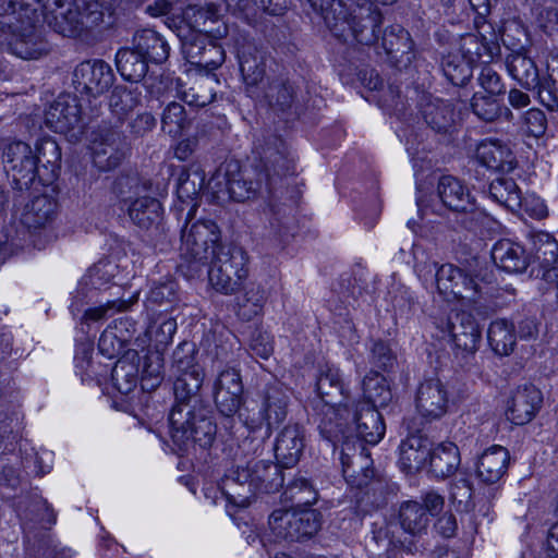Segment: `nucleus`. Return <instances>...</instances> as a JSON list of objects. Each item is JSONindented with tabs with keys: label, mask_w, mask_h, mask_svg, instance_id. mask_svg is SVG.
<instances>
[{
	"label": "nucleus",
	"mask_w": 558,
	"mask_h": 558,
	"mask_svg": "<svg viewBox=\"0 0 558 558\" xmlns=\"http://www.w3.org/2000/svg\"><path fill=\"white\" fill-rule=\"evenodd\" d=\"M292 160H286L277 153L275 160H262L260 167L242 169L238 161H227L218 167L206 184V192L216 202L233 199L244 202L254 198L262 190L268 189L275 177L284 175L290 170Z\"/></svg>",
	"instance_id": "f257e3e1"
},
{
	"label": "nucleus",
	"mask_w": 558,
	"mask_h": 558,
	"mask_svg": "<svg viewBox=\"0 0 558 558\" xmlns=\"http://www.w3.org/2000/svg\"><path fill=\"white\" fill-rule=\"evenodd\" d=\"M40 0H9L0 4V50L8 49L21 59H38L48 45L36 27Z\"/></svg>",
	"instance_id": "f03ea898"
},
{
	"label": "nucleus",
	"mask_w": 558,
	"mask_h": 558,
	"mask_svg": "<svg viewBox=\"0 0 558 558\" xmlns=\"http://www.w3.org/2000/svg\"><path fill=\"white\" fill-rule=\"evenodd\" d=\"M113 0H40L33 8L40 11L48 24L59 34L77 36L98 26L106 13L111 14Z\"/></svg>",
	"instance_id": "7ed1b4c3"
},
{
	"label": "nucleus",
	"mask_w": 558,
	"mask_h": 558,
	"mask_svg": "<svg viewBox=\"0 0 558 558\" xmlns=\"http://www.w3.org/2000/svg\"><path fill=\"white\" fill-rule=\"evenodd\" d=\"M220 234L215 222L202 220L187 225L182 231L180 268L190 277L196 276L220 247Z\"/></svg>",
	"instance_id": "20e7f679"
},
{
	"label": "nucleus",
	"mask_w": 558,
	"mask_h": 558,
	"mask_svg": "<svg viewBox=\"0 0 558 558\" xmlns=\"http://www.w3.org/2000/svg\"><path fill=\"white\" fill-rule=\"evenodd\" d=\"M435 284L444 301L459 302L464 307H475L487 294L486 284L482 279L468 275L452 264L437 267Z\"/></svg>",
	"instance_id": "39448f33"
},
{
	"label": "nucleus",
	"mask_w": 558,
	"mask_h": 558,
	"mask_svg": "<svg viewBox=\"0 0 558 558\" xmlns=\"http://www.w3.org/2000/svg\"><path fill=\"white\" fill-rule=\"evenodd\" d=\"M248 256L240 247H220L211 259L208 279L213 288L223 294H233L247 279Z\"/></svg>",
	"instance_id": "423d86ee"
},
{
	"label": "nucleus",
	"mask_w": 558,
	"mask_h": 558,
	"mask_svg": "<svg viewBox=\"0 0 558 558\" xmlns=\"http://www.w3.org/2000/svg\"><path fill=\"white\" fill-rule=\"evenodd\" d=\"M177 331V323L172 318L155 320L134 340L135 350L145 352L142 366L143 379L159 380L162 371L161 350L167 347Z\"/></svg>",
	"instance_id": "0eeeda50"
},
{
	"label": "nucleus",
	"mask_w": 558,
	"mask_h": 558,
	"mask_svg": "<svg viewBox=\"0 0 558 558\" xmlns=\"http://www.w3.org/2000/svg\"><path fill=\"white\" fill-rule=\"evenodd\" d=\"M118 192L130 219L140 228H149L157 223L162 214L161 204L154 197L141 195L146 187L136 178L119 180Z\"/></svg>",
	"instance_id": "6e6552de"
},
{
	"label": "nucleus",
	"mask_w": 558,
	"mask_h": 558,
	"mask_svg": "<svg viewBox=\"0 0 558 558\" xmlns=\"http://www.w3.org/2000/svg\"><path fill=\"white\" fill-rule=\"evenodd\" d=\"M171 436L174 441L186 442L192 439L205 448L213 444L216 436V425L210 418L192 415L187 405H175L169 415Z\"/></svg>",
	"instance_id": "1a4fd4ad"
},
{
	"label": "nucleus",
	"mask_w": 558,
	"mask_h": 558,
	"mask_svg": "<svg viewBox=\"0 0 558 558\" xmlns=\"http://www.w3.org/2000/svg\"><path fill=\"white\" fill-rule=\"evenodd\" d=\"M444 338H448L453 348L465 354H473L480 343L481 330L474 317L464 311L452 310L446 318L435 322Z\"/></svg>",
	"instance_id": "9d476101"
},
{
	"label": "nucleus",
	"mask_w": 558,
	"mask_h": 558,
	"mask_svg": "<svg viewBox=\"0 0 558 558\" xmlns=\"http://www.w3.org/2000/svg\"><path fill=\"white\" fill-rule=\"evenodd\" d=\"M114 80L111 66L104 60H88L80 63L73 72V85L82 96L97 98L112 86Z\"/></svg>",
	"instance_id": "9b49d317"
},
{
	"label": "nucleus",
	"mask_w": 558,
	"mask_h": 558,
	"mask_svg": "<svg viewBox=\"0 0 558 558\" xmlns=\"http://www.w3.org/2000/svg\"><path fill=\"white\" fill-rule=\"evenodd\" d=\"M122 135L113 126L99 125L87 135L88 148L94 163L100 170L116 168L121 159Z\"/></svg>",
	"instance_id": "f8f14e48"
},
{
	"label": "nucleus",
	"mask_w": 558,
	"mask_h": 558,
	"mask_svg": "<svg viewBox=\"0 0 558 558\" xmlns=\"http://www.w3.org/2000/svg\"><path fill=\"white\" fill-rule=\"evenodd\" d=\"M314 8L322 10L326 25L339 38L347 39L350 32L356 41L368 45L373 40V34L364 35V25H360L356 16L348 17L340 0H308Z\"/></svg>",
	"instance_id": "ddd939ff"
},
{
	"label": "nucleus",
	"mask_w": 558,
	"mask_h": 558,
	"mask_svg": "<svg viewBox=\"0 0 558 558\" xmlns=\"http://www.w3.org/2000/svg\"><path fill=\"white\" fill-rule=\"evenodd\" d=\"M82 106L75 96L61 95L49 107L45 114L46 125L61 134L72 133L76 138L81 133Z\"/></svg>",
	"instance_id": "4468645a"
},
{
	"label": "nucleus",
	"mask_w": 558,
	"mask_h": 558,
	"mask_svg": "<svg viewBox=\"0 0 558 558\" xmlns=\"http://www.w3.org/2000/svg\"><path fill=\"white\" fill-rule=\"evenodd\" d=\"M243 383L240 372L229 367L221 371L214 385L215 403L221 414L233 416L242 404Z\"/></svg>",
	"instance_id": "2eb2a0df"
},
{
	"label": "nucleus",
	"mask_w": 558,
	"mask_h": 558,
	"mask_svg": "<svg viewBox=\"0 0 558 558\" xmlns=\"http://www.w3.org/2000/svg\"><path fill=\"white\" fill-rule=\"evenodd\" d=\"M415 404L417 412L427 421L442 417L449 407L446 385L437 378L423 381L417 388Z\"/></svg>",
	"instance_id": "dca6fc26"
},
{
	"label": "nucleus",
	"mask_w": 558,
	"mask_h": 558,
	"mask_svg": "<svg viewBox=\"0 0 558 558\" xmlns=\"http://www.w3.org/2000/svg\"><path fill=\"white\" fill-rule=\"evenodd\" d=\"M269 523L274 530H279L287 525V532L283 536L290 539H301L314 535L320 527L319 515L314 510H307L300 514L289 511L277 510L269 517Z\"/></svg>",
	"instance_id": "f3484780"
},
{
	"label": "nucleus",
	"mask_w": 558,
	"mask_h": 558,
	"mask_svg": "<svg viewBox=\"0 0 558 558\" xmlns=\"http://www.w3.org/2000/svg\"><path fill=\"white\" fill-rule=\"evenodd\" d=\"M38 157L33 153L31 146L24 142L10 143L3 151V162L8 171L12 172L16 182L24 184L33 182L36 175Z\"/></svg>",
	"instance_id": "a211bd4d"
},
{
	"label": "nucleus",
	"mask_w": 558,
	"mask_h": 558,
	"mask_svg": "<svg viewBox=\"0 0 558 558\" xmlns=\"http://www.w3.org/2000/svg\"><path fill=\"white\" fill-rule=\"evenodd\" d=\"M316 392L326 405L337 412L347 408V392L341 378L340 369L333 365H324L319 368L316 379Z\"/></svg>",
	"instance_id": "6ab92c4d"
},
{
	"label": "nucleus",
	"mask_w": 558,
	"mask_h": 558,
	"mask_svg": "<svg viewBox=\"0 0 558 558\" xmlns=\"http://www.w3.org/2000/svg\"><path fill=\"white\" fill-rule=\"evenodd\" d=\"M542 402L541 391L535 386L519 387L511 396L507 407V417L515 425L529 423Z\"/></svg>",
	"instance_id": "aec40b11"
},
{
	"label": "nucleus",
	"mask_w": 558,
	"mask_h": 558,
	"mask_svg": "<svg viewBox=\"0 0 558 558\" xmlns=\"http://www.w3.org/2000/svg\"><path fill=\"white\" fill-rule=\"evenodd\" d=\"M428 438L421 434L409 435L399 446V464L407 473L420 471L430 453Z\"/></svg>",
	"instance_id": "412c9836"
},
{
	"label": "nucleus",
	"mask_w": 558,
	"mask_h": 558,
	"mask_svg": "<svg viewBox=\"0 0 558 558\" xmlns=\"http://www.w3.org/2000/svg\"><path fill=\"white\" fill-rule=\"evenodd\" d=\"M509 460V451L505 447L494 445L478 458L476 474L482 482L494 484L505 475Z\"/></svg>",
	"instance_id": "4be33fe9"
},
{
	"label": "nucleus",
	"mask_w": 558,
	"mask_h": 558,
	"mask_svg": "<svg viewBox=\"0 0 558 558\" xmlns=\"http://www.w3.org/2000/svg\"><path fill=\"white\" fill-rule=\"evenodd\" d=\"M438 195L449 209L454 211H471L474 208V198L469 189L452 175H442L437 186Z\"/></svg>",
	"instance_id": "5701e85b"
},
{
	"label": "nucleus",
	"mask_w": 558,
	"mask_h": 558,
	"mask_svg": "<svg viewBox=\"0 0 558 558\" xmlns=\"http://www.w3.org/2000/svg\"><path fill=\"white\" fill-rule=\"evenodd\" d=\"M304 448V437L298 424L286 426L277 437L275 454L284 468L293 466L300 459Z\"/></svg>",
	"instance_id": "b1692460"
},
{
	"label": "nucleus",
	"mask_w": 558,
	"mask_h": 558,
	"mask_svg": "<svg viewBox=\"0 0 558 558\" xmlns=\"http://www.w3.org/2000/svg\"><path fill=\"white\" fill-rule=\"evenodd\" d=\"M205 174L204 171L197 167L183 168L178 180V197L183 203L190 206L187 217L191 218L197 207L195 202L196 196L201 191L211 198V195L206 192Z\"/></svg>",
	"instance_id": "393cba45"
},
{
	"label": "nucleus",
	"mask_w": 558,
	"mask_h": 558,
	"mask_svg": "<svg viewBox=\"0 0 558 558\" xmlns=\"http://www.w3.org/2000/svg\"><path fill=\"white\" fill-rule=\"evenodd\" d=\"M477 160L488 169L510 172L515 168V160L509 147L499 141H484L476 148Z\"/></svg>",
	"instance_id": "a878e982"
},
{
	"label": "nucleus",
	"mask_w": 558,
	"mask_h": 558,
	"mask_svg": "<svg viewBox=\"0 0 558 558\" xmlns=\"http://www.w3.org/2000/svg\"><path fill=\"white\" fill-rule=\"evenodd\" d=\"M57 202L46 195L34 197L24 207L21 221L28 229L38 230L52 223L57 215Z\"/></svg>",
	"instance_id": "bb28decb"
},
{
	"label": "nucleus",
	"mask_w": 558,
	"mask_h": 558,
	"mask_svg": "<svg viewBox=\"0 0 558 558\" xmlns=\"http://www.w3.org/2000/svg\"><path fill=\"white\" fill-rule=\"evenodd\" d=\"M132 328L133 324L128 318L108 326L98 341L100 352L110 359L120 354L132 340Z\"/></svg>",
	"instance_id": "cd10ccee"
},
{
	"label": "nucleus",
	"mask_w": 558,
	"mask_h": 558,
	"mask_svg": "<svg viewBox=\"0 0 558 558\" xmlns=\"http://www.w3.org/2000/svg\"><path fill=\"white\" fill-rule=\"evenodd\" d=\"M178 373L174 381V395L180 402L178 405H186L184 402L195 396L202 387L204 375L199 366L192 364V361H177Z\"/></svg>",
	"instance_id": "c85d7f7f"
},
{
	"label": "nucleus",
	"mask_w": 558,
	"mask_h": 558,
	"mask_svg": "<svg viewBox=\"0 0 558 558\" xmlns=\"http://www.w3.org/2000/svg\"><path fill=\"white\" fill-rule=\"evenodd\" d=\"M460 462V452L454 442L444 441L430 449L429 466L436 477L445 478L453 475Z\"/></svg>",
	"instance_id": "c756f323"
},
{
	"label": "nucleus",
	"mask_w": 558,
	"mask_h": 558,
	"mask_svg": "<svg viewBox=\"0 0 558 558\" xmlns=\"http://www.w3.org/2000/svg\"><path fill=\"white\" fill-rule=\"evenodd\" d=\"M354 424L357 437L367 444L376 445L385 435L381 414L369 404H364L354 415Z\"/></svg>",
	"instance_id": "7c9ffc66"
},
{
	"label": "nucleus",
	"mask_w": 558,
	"mask_h": 558,
	"mask_svg": "<svg viewBox=\"0 0 558 558\" xmlns=\"http://www.w3.org/2000/svg\"><path fill=\"white\" fill-rule=\"evenodd\" d=\"M137 359H140L137 350L132 349L116 363L112 369L113 386L122 395H129L137 386L140 374V366L135 363Z\"/></svg>",
	"instance_id": "2f4dec72"
},
{
	"label": "nucleus",
	"mask_w": 558,
	"mask_h": 558,
	"mask_svg": "<svg viewBox=\"0 0 558 558\" xmlns=\"http://www.w3.org/2000/svg\"><path fill=\"white\" fill-rule=\"evenodd\" d=\"M495 264L508 272H517L525 269L526 257L521 245L510 240L497 242L492 250Z\"/></svg>",
	"instance_id": "473e14b6"
},
{
	"label": "nucleus",
	"mask_w": 558,
	"mask_h": 558,
	"mask_svg": "<svg viewBox=\"0 0 558 558\" xmlns=\"http://www.w3.org/2000/svg\"><path fill=\"white\" fill-rule=\"evenodd\" d=\"M487 339L492 350L498 355H509L515 345L514 325L505 319H495L489 324Z\"/></svg>",
	"instance_id": "72a5a7b5"
},
{
	"label": "nucleus",
	"mask_w": 558,
	"mask_h": 558,
	"mask_svg": "<svg viewBox=\"0 0 558 558\" xmlns=\"http://www.w3.org/2000/svg\"><path fill=\"white\" fill-rule=\"evenodd\" d=\"M531 254L543 268L555 267L558 260V242L546 231H535L530 235Z\"/></svg>",
	"instance_id": "f704fd0d"
},
{
	"label": "nucleus",
	"mask_w": 558,
	"mask_h": 558,
	"mask_svg": "<svg viewBox=\"0 0 558 558\" xmlns=\"http://www.w3.org/2000/svg\"><path fill=\"white\" fill-rule=\"evenodd\" d=\"M135 47L146 61L161 63L169 57V45L159 34L151 29H144L136 34Z\"/></svg>",
	"instance_id": "c9c22d12"
},
{
	"label": "nucleus",
	"mask_w": 558,
	"mask_h": 558,
	"mask_svg": "<svg viewBox=\"0 0 558 558\" xmlns=\"http://www.w3.org/2000/svg\"><path fill=\"white\" fill-rule=\"evenodd\" d=\"M490 197L508 208L510 211H518L522 207V193L513 179L499 177L489 185Z\"/></svg>",
	"instance_id": "e433bc0d"
},
{
	"label": "nucleus",
	"mask_w": 558,
	"mask_h": 558,
	"mask_svg": "<svg viewBox=\"0 0 558 558\" xmlns=\"http://www.w3.org/2000/svg\"><path fill=\"white\" fill-rule=\"evenodd\" d=\"M116 64L121 76L130 82L141 81L147 72V61L137 48L120 49L116 56Z\"/></svg>",
	"instance_id": "4c0bfd02"
},
{
	"label": "nucleus",
	"mask_w": 558,
	"mask_h": 558,
	"mask_svg": "<svg viewBox=\"0 0 558 558\" xmlns=\"http://www.w3.org/2000/svg\"><path fill=\"white\" fill-rule=\"evenodd\" d=\"M363 392L373 408L386 407L392 399L387 379L377 372H369L363 379Z\"/></svg>",
	"instance_id": "58836bf2"
},
{
	"label": "nucleus",
	"mask_w": 558,
	"mask_h": 558,
	"mask_svg": "<svg viewBox=\"0 0 558 558\" xmlns=\"http://www.w3.org/2000/svg\"><path fill=\"white\" fill-rule=\"evenodd\" d=\"M401 527L413 535L423 533L429 523V517L417 501H405L399 510Z\"/></svg>",
	"instance_id": "ea45409f"
},
{
	"label": "nucleus",
	"mask_w": 558,
	"mask_h": 558,
	"mask_svg": "<svg viewBox=\"0 0 558 558\" xmlns=\"http://www.w3.org/2000/svg\"><path fill=\"white\" fill-rule=\"evenodd\" d=\"M425 121L437 132H447L456 122L457 114L448 101L437 100L424 108Z\"/></svg>",
	"instance_id": "a19ab883"
},
{
	"label": "nucleus",
	"mask_w": 558,
	"mask_h": 558,
	"mask_svg": "<svg viewBox=\"0 0 558 558\" xmlns=\"http://www.w3.org/2000/svg\"><path fill=\"white\" fill-rule=\"evenodd\" d=\"M268 299L266 288L257 282L250 283L244 289L243 300L239 303V316L250 320L257 316Z\"/></svg>",
	"instance_id": "79ce46f5"
},
{
	"label": "nucleus",
	"mask_w": 558,
	"mask_h": 558,
	"mask_svg": "<svg viewBox=\"0 0 558 558\" xmlns=\"http://www.w3.org/2000/svg\"><path fill=\"white\" fill-rule=\"evenodd\" d=\"M191 123L185 108L180 102H170L161 114V130L172 137L179 136Z\"/></svg>",
	"instance_id": "37998d69"
},
{
	"label": "nucleus",
	"mask_w": 558,
	"mask_h": 558,
	"mask_svg": "<svg viewBox=\"0 0 558 558\" xmlns=\"http://www.w3.org/2000/svg\"><path fill=\"white\" fill-rule=\"evenodd\" d=\"M240 69L247 87L258 85L264 78L265 63L263 56L257 51H244L240 56Z\"/></svg>",
	"instance_id": "c03bdc74"
},
{
	"label": "nucleus",
	"mask_w": 558,
	"mask_h": 558,
	"mask_svg": "<svg viewBox=\"0 0 558 558\" xmlns=\"http://www.w3.org/2000/svg\"><path fill=\"white\" fill-rule=\"evenodd\" d=\"M136 95L124 87H116L110 96L109 107L119 120H123L137 106Z\"/></svg>",
	"instance_id": "a18cd8bd"
},
{
	"label": "nucleus",
	"mask_w": 558,
	"mask_h": 558,
	"mask_svg": "<svg viewBox=\"0 0 558 558\" xmlns=\"http://www.w3.org/2000/svg\"><path fill=\"white\" fill-rule=\"evenodd\" d=\"M117 265L109 260H100L88 269L83 282L86 286H92L95 289H100L109 283L114 277Z\"/></svg>",
	"instance_id": "49530a36"
},
{
	"label": "nucleus",
	"mask_w": 558,
	"mask_h": 558,
	"mask_svg": "<svg viewBox=\"0 0 558 558\" xmlns=\"http://www.w3.org/2000/svg\"><path fill=\"white\" fill-rule=\"evenodd\" d=\"M471 107L473 112L482 120L490 122L500 116V106L496 97L483 93H475Z\"/></svg>",
	"instance_id": "de8ad7c7"
},
{
	"label": "nucleus",
	"mask_w": 558,
	"mask_h": 558,
	"mask_svg": "<svg viewBox=\"0 0 558 558\" xmlns=\"http://www.w3.org/2000/svg\"><path fill=\"white\" fill-rule=\"evenodd\" d=\"M460 49L464 61L471 65L488 52V44L484 37L480 38L477 35L469 34L462 37Z\"/></svg>",
	"instance_id": "09e8293b"
},
{
	"label": "nucleus",
	"mask_w": 558,
	"mask_h": 558,
	"mask_svg": "<svg viewBox=\"0 0 558 558\" xmlns=\"http://www.w3.org/2000/svg\"><path fill=\"white\" fill-rule=\"evenodd\" d=\"M264 411L265 416L263 420L267 422L268 427L279 424L287 414V397L278 392L268 395Z\"/></svg>",
	"instance_id": "8fccbe9b"
},
{
	"label": "nucleus",
	"mask_w": 558,
	"mask_h": 558,
	"mask_svg": "<svg viewBox=\"0 0 558 558\" xmlns=\"http://www.w3.org/2000/svg\"><path fill=\"white\" fill-rule=\"evenodd\" d=\"M442 70L448 80L454 84H463L471 76V65L464 60L456 62L454 58L448 57L442 62Z\"/></svg>",
	"instance_id": "3c124183"
},
{
	"label": "nucleus",
	"mask_w": 558,
	"mask_h": 558,
	"mask_svg": "<svg viewBox=\"0 0 558 558\" xmlns=\"http://www.w3.org/2000/svg\"><path fill=\"white\" fill-rule=\"evenodd\" d=\"M509 69L511 74L520 81L536 76V66L533 60L522 54L511 58Z\"/></svg>",
	"instance_id": "603ef678"
},
{
	"label": "nucleus",
	"mask_w": 558,
	"mask_h": 558,
	"mask_svg": "<svg viewBox=\"0 0 558 558\" xmlns=\"http://www.w3.org/2000/svg\"><path fill=\"white\" fill-rule=\"evenodd\" d=\"M250 348L253 354L262 359H268L274 351L271 336L266 331H255L252 336Z\"/></svg>",
	"instance_id": "864d4df0"
},
{
	"label": "nucleus",
	"mask_w": 558,
	"mask_h": 558,
	"mask_svg": "<svg viewBox=\"0 0 558 558\" xmlns=\"http://www.w3.org/2000/svg\"><path fill=\"white\" fill-rule=\"evenodd\" d=\"M531 218L541 220L548 216V207L536 194H527L522 196V207Z\"/></svg>",
	"instance_id": "5fc2aeb1"
},
{
	"label": "nucleus",
	"mask_w": 558,
	"mask_h": 558,
	"mask_svg": "<svg viewBox=\"0 0 558 558\" xmlns=\"http://www.w3.org/2000/svg\"><path fill=\"white\" fill-rule=\"evenodd\" d=\"M478 82L487 96L496 97L502 92V84L499 75L489 66L482 69Z\"/></svg>",
	"instance_id": "6e6d98bb"
},
{
	"label": "nucleus",
	"mask_w": 558,
	"mask_h": 558,
	"mask_svg": "<svg viewBox=\"0 0 558 558\" xmlns=\"http://www.w3.org/2000/svg\"><path fill=\"white\" fill-rule=\"evenodd\" d=\"M266 97L271 106H288L293 97V89L287 84H271L268 87Z\"/></svg>",
	"instance_id": "4d7b16f0"
},
{
	"label": "nucleus",
	"mask_w": 558,
	"mask_h": 558,
	"mask_svg": "<svg viewBox=\"0 0 558 558\" xmlns=\"http://www.w3.org/2000/svg\"><path fill=\"white\" fill-rule=\"evenodd\" d=\"M211 82L213 78L207 76L201 80L196 84V86L192 87V98L189 100L190 104H193L198 107H204L210 104L215 98V94L210 89H208V86L210 85Z\"/></svg>",
	"instance_id": "13d9d810"
},
{
	"label": "nucleus",
	"mask_w": 558,
	"mask_h": 558,
	"mask_svg": "<svg viewBox=\"0 0 558 558\" xmlns=\"http://www.w3.org/2000/svg\"><path fill=\"white\" fill-rule=\"evenodd\" d=\"M525 123L527 132L534 136L539 137L546 130V117L539 109H531L525 114Z\"/></svg>",
	"instance_id": "bf43d9fd"
},
{
	"label": "nucleus",
	"mask_w": 558,
	"mask_h": 558,
	"mask_svg": "<svg viewBox=\"0 0 558 558\" xmlns=\"http://www.w3.org/2000/svg\"><path fill=\"white\" fill-rule=\"evenodd\" d=\"M350 450H351L350 440L345 439L342 444L341 452H340V460H341V464H342L343 476L347 478V481L349 483L361 487V486L365 485L367 483V481L366 480L356 481L354 477V474H353L354 472H350L351 464L353 463L352 458L349 453Z\"/></svg>",
	"instance_id": "052dcab7"
},
{
	"label": "nucleus",
	"mask_w": 558,
	"mask_h": 558,
	"mask_svg": "<svg viewBox=\"0 0 558 558\" xmlns=\"http://www.w3.org/2000/svg\"><path fill=\"white\" fill-rule=\"evenodd\" d=\"M374 363L381 368H387L392 364L393 356L390 348L385 342H376L372 348Z\"/></svg>",
	"instance_id": "680f3d73"
},
{
	"label": "nucleus",
	"mask_w": 558,
	"mask_h": 558,
	"mask_svg": "<svg viewBox=\"0 0 558 558\" xmlns=\"http://www.w3.org/2000/svg\"><path fill=\"white\" fill-rule=\"evenodd\" d=\"M125 308L124 302L111 301L104 306L89 308L84 313V320H99L102 319L107 312L110 310L122 311Z\"/></svg>",
	"instance_id": "e2e57ef3"
},
{
	"label": "nucleus",
	"mask_w": 558,
	"mask_h": 558,
	"mask_svg": "<svg viewBox=\"0 0 558 558\" xmlns=\"http://www.w3.org/2000/svg\"><path fill=\"white\" fill-rule=\"evenodd\" d=\"M424 510L429 515H436L444 507L445 499L436 492H427L423 497Z\"/></svg>",
	"instance_id": "0e129e2a"
},
{
	"label": "nucleus",
	"mask_w": 558,
	"mask_h": 558,
	"mask_svg": "<svg viewBox=\"0 0 558 558\" xmlns=\"http://www.w3.org/2000/svg\"><path fill=\"white\" fill-rule=\"evenodd\" d=\"M156 125L155 117L149 112L138 114L131 123L132 130L136 134H144L153 130Z\"/></svg>",
	"instance_id": "69168bd1"
},
{
	"label": "nucleus",
	"mask_w": 558,
	"mask_h": 558,
	"mask_svg": "<svg viewBox=\"0 0 558 558\" xmlns=\"http://www.w3.org/2000/svg\"><path fill=\"white\" fill-rule=\"evenodd\" d=\"M435 529L445 537H451L457 531V521L452 513L442 514L436 522Z\"/></svg>",
	"instance_id": "338daca9"
},
{
	"label": "nucleus",
	"mask_w": 558,
	"mask_h": 558,
	"mask_svg": "<svg viewBox=\"0 0 558 558\" xmlns=\"http://www.w3.org/2000/svg\"><path fill=\"white\" fill-rule=\"evenodd\" d=\"M544 550L548 558L558 556V522L553 524L549 529Z\"/></svg>",
	"instance_id": "774afa93"
}]
</instances>
